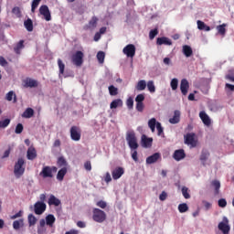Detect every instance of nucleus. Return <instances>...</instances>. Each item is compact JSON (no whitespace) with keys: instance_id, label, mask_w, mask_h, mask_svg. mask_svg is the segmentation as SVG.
Returning a JSON list of instances; mask_svg holds the SVG:
<instances>
[{"instance_id":"obj_61","label":"nucleus","mask_w":234,"mask_h":234,"mask_svg":"<svg viewBox=\"0 0 234 234\" xmlns=\"http://www.w3.org/2000/svg\"><path fill=\"white\" fill-rule=\"evenodd\" d=\"M104 180L106 184H109V182H112V177H111V173L109 172L106 173Z\"/></svg>"},{"instance_id":"obj_12","label":"nucleus","mask_w":234,"mask_h":234,"mask_svg":"<svg viewBox=\"0 0 234 234\" xmlns=\"http://www.w3.org/2000/svg\"><path fill=\"white\" fill-rule=\"evenodd\" d=\"M125 173V170H123V167L118 166L112 172V176L113 180H118L119 178H122V176Z\"/></svg>"},{"instance_id":"obj_6","label":"nucleus","mask_w":234,"mask_h":234,"mask_svg":"<svg viewBox=\"0 0 234 234\" xmlns=\"http://www.w3.org/2000/svg\"><path fill=\"white\" fill-rule=\"evenodd\" d=\"M70 138L73 142H80L81 140V129L78 126H71L70 130Z\"/></svg>"},{"instance_id":"obj_53","label":"nucleus","mask_w":234,"mask_h":234,"mask_svg":"<svg viewBox=\"0 0 234 234\" xmlns=\"http://www.w3.org/2000/svg\"><path fill=\"white\" fill-rule=\"evenodd\" d=\"M156 129L158 136H162V134H164V128L162 127V123H160L159 122H157L156 123Z\"/></svg>"},{"instance_id":"obj_52","label":"nucleus","mask_w":234,"mask_h":234,"mask_svg":"<svg viewBox=\"0 0 234 234\" xmlns=\"http://www.w3.org/2000/svg\"><path fill=\"white\" fill-rule=\"evenodd\" d=\"M156 36H158V28L152 29L149 32V39L153 40Z\"/></svg>"},{"instance_id":"obj_14","label":"nucleus","mask_w":234,"mask_h":234,"mask_svg":"<svg viewBox=\"0 0 234 234\" xmlns=\"http://www.w3.org/2000/svg\"><path fill=\"white\" fill-rule=\"evenodd\" d=\"M180 90L183 96H187V90H189V81L187 80L183 79L180 83Z\"/></svg>"},{"instance_id":"obj_48","label":"nucleus","mask_w":234,"mask_h":234,"mask_svg":"<svg viewBox=\"0 0 234 234\" xmlns=\"http://www.w3.org/2000/svg\"><path fill=\"white\" fill-rule=\"evenodd\" d=\"M36 222H37V219L36 218V216L30 214L28 216L29 226H36Z\"/></svg>"},{"instance_id":"obj_41","label":"nucleus","mask_w":234,"mask_h":234,"mask_svg":"<svg viewBox=\"0 0 234 234\" xmlns=\"http://www.w3.org/2000/svg\"><path fill=\"white\" fill-rule=\"evenodd\" d=\"M58 65L59 69V74H65V64L63 63V60H61V58L58 59Z\"/></svg>"},{"instance_id":"obj_2","label":"nucleus","mask_w":234,"mask_h":234,"mask_svg":"<svg viewBox=\"0 0 234 234\" xmlns=\"http://www.w3.org/2000/svg\"><path fill=\"white\" fill-rule=\"evenodd\" d=\"M25 159L19 158L15 164L14 175L16 178H21L25 175Z\"/></svg>"},{"instance_id":"obj_8","label":"nucleus","mask_w":234,"mask_h":234,"mask_svg":"<svg viewBox=\"0 0 234 234\" xmlns=\"http://www.w3.org/2000/svg\"><path fill=\"white\" fill-rule=\"evenodd\" d=\"M39 14L44 16L46 21H51L52 16L50 15V9H48V5H43L39 7Z\"/></svg>"},{"instance_id":"obj_54","label":"nucleus","mask_w":234,"mask_h":234,"mask_svg":"<svg viewBox=\"0 0 234 234\" xmlns=\"http://www.w3.org/2000/svg\"><path fill=\"white\" fill-rule=\"evenodd\" d=\"M144 100H145V96L144 94H138L135 98L136 103H144Z\"/></svg>"},{"instance_id":"obj_55","label":"nucleus","mask_w":234,"mask_h":234,"mask_svg":"<svg viewBox=\"0 0 234 234\" xmlns=\"http://www.w3.org/2000/svg\"><path fill=\"white\" fill-rule=\"evenodd\" d=\"M218 206L219 207H226V206H228V201H226L225 198H220L218 201Z\"/></svg>"},{"instance_id":"obj_45","label":"nucleus","mask_w":234,"mask_h":234,"mask_svg":"<svg viewBox=\"0 0 234 234\" xmlns=\"http://www.w3.org/2000/svg\"><path fill=\"white\" fill-rule=\"evenodd\" d=\"M189 188L186 187V186H183L182 187V195L184 197V198H191V195H189Z\"/></svg>"},{"instance_id":"obj_18","label":"nucleus","mask_w":234,"mask_h":234,"mask_svg":"<svg viewBox=\"0 0 234 234\" xmlns=\"http://www.w3.org/2000/svg\"><path fill=\"white\" fill-rule=\"evenodd\" d=\"M228 222H229L228 218H226V223H224V222L218 223V228L219 231H222L223 234H229L230 228H229V225H228Z\"/></svg>"},{"instance_id":"obj_13","label":"nucleus","mask_w":234,"mask_h":234,"mask_svg":"<svg viewBox=\"0 0 234 234\" xmlns=\"http://www.w3.org/2000/svg\"><path fill=\"white\" fill-rule=\"evenodd\" d=\"M173 158L176 162H180V160H184V158H186V152L184 149L176 150L174 152Z\"/></svg>"},{"instance_id":"obj_58","label":"nucleus","mask_w":234,"mask_h":234,"mask_svg":"<svg viewBox=\"0 0 234 234\" xmlns=\"http://www.w3.org/2000/svg\"><path fill=\"white\" fill-rule=\"evenodd\" d=\"M144 102H136V111L138 112H144Z\"/></svg>"},{"instance_id":"obj_64","label":"nucleus","mask_w":234,"mask_h":234,"mask_svg":"<svg viewBox=\"0 0 234 234\" xmlns=\"http://www.w3.org/2000/svg\"><path fill=\"white\" fill-rule=\"evenodd\" d=\"M225 89H228L229 90H230V92H234V85L232 84L226 83Z\"/></svg>"},{"instance_id":"obj_37","label":"nucleus","mask_w":234,"mask_h":234,"mask_svg":"<svg viewBox=\"0 0 234 234\" xmlns=\"http://www.w3.org/2000/svg\"><path fill=\"white\" fill-rule=\"evenodd\" d=\"M178 211L179 213H186V211H189V207H187V204L186 203L179 204Z\"/></svg>"},{"instance_id":"obj_10","label":"nucleus","mask_w":234,"mask_h":234,"mask_svg":"<svg viewBox=\"0 0 234 234\" xmlns=\"http://www.w3.org/2000/svg\"><path fill=\"white\" fill-rule=\"evenodd\" d=\"M34 207L36 215H43V213H45L47 210V204L37 201L35 203Z\"/></svg>"},{"instance_id":"obj_42","label":"nucleus","mask_w":234,"mask_h":234,"mask_svg":"<svg viewBox=\"0 0 234 234\" xmlns=\"http://www.w3.org/2000/svg\"><path fill=\"white\" fill-rule=\"evenodd\" d=\"M97 59H98L99 63H103L105 61V52L99 51L97 53Z\"/></svg>"},{"instance_id":"obj_17","label":"nucleus","mask_w":234,"mask_h":234,"mask_svg":"<svg viewBox=\"0 0 234 234\" xmlns=\"http://www.w3.org/2000/svg\"><path fill=\"white\" fill-rule=\"evenodd\" d=\"M156 45H167L168 47H171V45H173V41H171L167 37H157Z\"/></svg>"},{"instance_id":"obj_63","label":"nucleus","mask_w":234,"mask_h":234,"mask_svg":"<svg viewBox=\"0 0 234 234\" xmlns=\"http://www.w3.org/2000/svg\"><path fill=\"white\" fill-rule=\"evenodd\" d=\"M167 198V193H165V191H163L160 196H159V200H161L162 202H164V200H165Z\"/></svg>"},{"instance_id":"obj_49","label":"nucleus","mask_w":234,"mask_h":234,"mask_svg":"<svg viewBox=\"0 0 234 234\" xmlns=\"http://www.w3.org/2000/svg\"><path fill=\"white\" fill-rule=\"evenodd\" d=\"M39 3H41V0H33L32 4H31V12H36V8H37V6H39Z\"/></svg>"},{"instance_id":"obj_50","label":"nucleus","mask_w":234,"mask_h":234,"mask_svg":"<svg viewBox=\"0 0 234 234\" xmlns=\"http://www.w3.org/2000/svg\"><path fill=\"white\" fill-rule=\"evenodd\" d=\"M126 105L130 111L134 107V100H133V97L127 99Z\"/></svg>"},{"instance_id":"obj_44","label":"nucleus","mask_w":234,"mask_h":234,"mask_svg":"<svg viewBox=\"0 0 234 234\" xmlns=\"http://www.w3.org/2000/svg\"><path fill=\"white\" fill-rule=\"evenodd\" d=\"M170 87L172 90H176L178 89V79H173L170 82Z\"/></svg>"},{"instance_id":"obj_7","label":"nucleus","mask_w":234,"mask_h":234,"mask_svg":"<svg viewBox=\"0 0 234 234\" xmlns=\"http://www.w3.org/2000/svg\"><path fill=\"white\" fill-rule=\"evenodd\" d=\"M122 52L127 58H134L136 56V47L133 44H128L123 48Z\"/></svg>"},{"instance_id":"obj_46","label":"nucleus","mask_w":234,"mask_h":234,"mask_svg":"<svg viewBox=\"0 0 234 234\" xmlns=\"http://www.w3.org/2000/svg\"><path fill=\"white\" fill-rule=\"evenodd\" d=\"M109 92L111 96H116L118 94V88L111 85L109 86Z\"/></svg>"},{"instance_id":"obj_39","label":"nucleus","mask_w":234,"mask_h":234,"mask_svg":"<svg viewBox=\"0 0 234 234\" xmlns=\"http://www.w3.org/2000/svg\"><path fill=\"white\" fill-rule=\"evenodd\" d=\"M218 33L220 36H226V24H222L217 27Z\"/></svg>"},{"instance_id":"obj_3","label":"nucleus","mask_w":234,"mask_h":234,"mask_svg":"<svg viewBox=\"0 0 234 234\" xmlns=\"http://www.w3.org/2000/svg\"><path fill=\"white\" fill-rule=\"evenodd\" d=\"M92 218L94 222H98L99 224H101L107 220V214H105V211L100 209V208H93L92 210Z\"/></svg>"},{"instance_id":"obj_21","label":"nucleus","mask_w":234,"mask_h":234,"mask_svg":"<svg viewBox=\"0 0 234 234\" xmlns=\"http://www.w3.org/2000/svg\"><path fill=\"white\" fill-rule=\"evenodd\" d=\"M180 111L176 110L174 112V116L169 119V123H172L173 125L180 123Z\"/></svg>"},{"instance_id":"obj_35","label":"nucleus","mask_w":234,"mask_h":234,"mask_svg":"<svg viewBox=\"0 0 234 234\" xmlns=\"http://www.w3.org/2000/svg\"><path fill=\"white\" fill-rule=\"evenodd\" d=\"M156 123H158L156 122L155 118H152L148 121V127H150L152 133H154L155 129H156Z\"/></svg>"},{"instance_id":"obj_4","label":"nucleus","mask_w":234,"mask_h":234,"mask_svg":"<svg viewBox=\"0 0 234 234\" xmlns=\"http://www.w3.org/2000/svg\"><path fill=\"white\" fill-rule=\"evenodd\" d=\"M54 173H58V167L47 165L42 167L39 176H42V178H54Z\"/></svg>"},{"instance_id":"obj_33","label":"nucleus","mask_w":234,"mask_h":234,"mask_svg":"<svg viewBox=\"0 0 234 234\" xmlns=\"http://www.w3.org/2000/svg\"><path fill=\"white\" fill-rule=\"evenodd\" d=\"M147 82L144 80H139L135 86L136 90H145Z\"/></svg>"},{"instance_id":"obj_23","label":"nucleus","mask_w":234,"mask_h":234,"mask_svg":"<svg viewBox=\"0 0 234 234\" xmlns=\"http://www.w3.org/2000/svg\"><path fill=\"white\" fill-rule=\"evenodd\" d=\"M46 226L49 228H54V224L56 223V217L54 215L49 214L46 217Z\"/></svg>"},{"instance_id":"obj_15","label":"nucleus","mask_w":234,"mask_h":234,"mask_svg":"<svg viewBox=\"0 0 234 234\" xmlns=\"http://www.w3.org/2000/svg\"><path fill=\"white\" fill-rule=\"evenodd\" d=\"M38 83H37V80H32L30 78H27L25 80H24V87L26 89H34L36 87H37Z\"/></svg>"},{"instance_id":"obj_51","label":"nucleus","mask_w":234,"mask_h":234,"mask_svg":"<svg viewBox=\"0 0 234 234\" xmlns=\"http://www.w3.org/2000/svg\"><path fill=\"white\" fill-rule=\"evenodd\" d=\"M10 125V119H5L4 121H0V129H5Z\"/></svg>"},{"instance_id":"obj_9","label":"nucleus","mask_w":234,"mask_h":234,"mask_svg":"<svg viewBox=\"0 0 234 234\" xmlns=\"http://www.w3.org/2000/svg\"><path fill=\"white\" fill-rule=\"evenodd\" d=\"M185 144L186 145H190L191 147H197V140H195V133H186L185 136Z\"/></svg>"},{"instance_id":"obj_34","label":"nucleus","mask_w":234,"mask_h":234,"mask_svg":"<svg viewBox=\"0 0 234 234\" xmlns=\"http://www.w3.org/2000/svg\"><path fill=\"white\" fill-rule=\"evenodd\" d=\"M34 116V109L27 108L26 111L22 113V118H32Z\"/></svg>"},{"instance_id":"obj_22","label":"nucleus","mask_w":234,"mask_h":234,"mask_svg":"<svg viewBox=\"0 0 234 234\" xmlns=\"http://www.w3.org/2000/svg\"><path fill=\"white\" fill-rule=\"evenodd\" d=\"M143 147H151L153 145V138H148L145 134L141 138Z\"/></svg>"},{"instance_id":"obj_36","label":"nucleus","mask_w":234,"mask_h":234,"mask_svg":"<svg viewBox=\"0 0 234 234\" xmlns=\"http://www.w3.org/2000/svg\"><path fill=\"white\" fill-rule=\"evenodd\" d=\"M57 165H58V167H67V165H69L67 160L63 156L58 157Z\"/></svg>"},{"instance_id":"obj_11","label":"nucleus","mask_w":234,"mask_h":234,"mask_svg":"<svg viewBox=\"0 0 234 234\" xmlns=\"http://www.w3.org/2000/svg\"><path fill=\"white\" fill-rule=\"evenodd\" d=\"M199 118L207 127L211 125V118H209V115H207L204 111L199 112Z\"/></svg>"},{"instance_id":"obj_56","label":"nucleus","mask_w":234,"mask_h":234,"mask_svg":"<svg viewBox=\"0 0 234 234\" xmlns=\"http://www.w3.org/2000/svg\"><path fill=\"white\" fill-rule=\"evenodd\" d=\"M96 206H98V207H101V209H105V207H107V202L100 200L96 203Z\"/></svg>"},{"instance_id":"obj_30","label":"nucleus","mask_w":234,"mask_h":234,"mask_svg":"<svg viewBox=\"0 0 234 234\" xmlns=\"http://www.w3.org/2000/svg\"><path fill=\"white\" fill-rule=\"evenodd\" d=\"M197 28L198 30H205V32H209V30H211L209 26L206 25V23L200 20H197Z\"/></svg>"},{"instance_id":"obj_29","label":"nucleus","mask_w":234,"mask_h":234,"mask_svg":"<svg viewBox=\"0 0 234 234\" xmlns=\"http://www.w3.org/2000/svg\"><path fill=\"white\" fill-rule=\"evenodd\" d=\"M24 27L27 30V32H32V30H34V23L32 22V19L27 18L24 22Z\"/></svg>"},{"instance_id":"obj_26","label":"nucleus","mask_w":234,"mask_h":234,"mask_svg":"<svg viewBox=\"0 0 234 234\" xmlns=\"http://www.w3.org/2000/svg\"><path fill=\"white\" fill-rule=\"evenodd\" d=\"M207 158H209V152L207 150H202L199 160L202 162L203 165H206Z\"/></svg>"},{"instance_id":"obj_5","label":"nucleus","mask_w":234,"mask_h":234,"mask_svg":"<svg viewBox=\"0 0 234 234\" xmlns=\"http://www.w3.org/2000/svg\"><path fill=\"white\" fill-rule=\"evenodd\" d=\"M83 58H85V54L82 51H76L71 56V61L75 67H81L83 65Z\"/></svg>"},{"instance_id":"obj_43","label":"nucleus","mask_w":234,"mask_h":234,"mask_svg":"<svg viewBox=\"0 0 234 234\" xmlns=\"http://www.w3.org/2000/svg\"><path fill=\"white\" fill-rule=\"evenodd\" d=\"M21 227H23V219L15 220V221L13 222V228H14V229L17 230V229H19Z\"/></svg>"},{"instance_id":"obj_20","label":"nucleus","mask_w":234,"mask_h":234,"mask_svg":"<svg viewBox=\"0 0 234 234\" xmlns=\"http://www.w3.org/2000/svg\"><path fill=\"white\" fill-rule=\"evenodd\" d=\"M161 157L160 153H155L146 158V164H156Z\"/></svg>"},{"instance_id":"obj_60","label":"nucleus","mask_w":234,"mask_h":234,"mask_svg":"<svg viewBox=\"0 0 234 234\" xmlns=\"http://www.w3.org/2000/svg\"><path fill=\"white\" fill-rule=\"evenodd\" d=\"M0 65L1 67H6L8 65V61L3 56H0Z\"/></svg>"},{"instance_id":"obj_40","label":"nucleus","mask_w":234,"mask_h":234,"mask_svg":"<svg viewBox=\"0 0 234 234\" xmlns=\"http://www.w3.org/2000/svg\"><path fill=\"white\" fill-rule=\"evenodd\" d=\"M5 100H7V101H12V100H14L15 103L17 101V100L16 99V94H14V91H9L5 96Z\"/></svg>"},{"instance_id":"obj_25","label":"nucleus","mask_w":234,"mask_h":234,"mask_svg":"<svg viewBox=\"0 0 234 234\" xmlns=\"http://www.w3.org/2000/svg\"><path fill=\"white\" fill-rule=\"evenodd\" d=\"M65 175H67V167H62L57 174V180H58V182H63Z\"/></svg>"},{"instance_id":"obj_24","label":"nucleus","mask_w":234,"mask_h":234,"mask_svg":"<svg viewBox=\"0 0 234 234\" xmlns=\"http://www.w3.org/2000/svg\"><path fill=\"white\" fill-rule=\"evenodd\" d=\"M183 54L186 56V58H191V56H193V48H191V46H183Z\"/></svg>"},{"instance_id":"obj_62","label":"nucleus","mask_w":234,"mask_h":234,"mask_svg":"<svg viewBox=\"0 0 234 234\" xmlns=\"http://www.w3.org/2000/svg\"><path fill=\"white\" fill-rule=\"evenodd\" d=\"M132 158L134 162H138V152L136 150H133L132 153Z\"/></svg>"},{"instance_id":"obj_57","label":"nucleus","mask_w":234,"mask_h":234,"mask_svg":"<svg viewBox=\"0 0 234 234\" xmlns=\"http://www.w3.org/2000/svg\"><path fill=\"white\" fill-rule=\"evenodd\" d=\"M23 125L21 123H18L15 130L16 134H21V133H23Z\"/></svg>"},{"instance_id":"obj_16","label":"nucleus","mask_w":234,"mask_h":234,"mask_svg":"<svg viewBox=\"0 0 234 234\" xmlns=\"http://www.w3.org/2000/svg\"><path fill=\"white\" fill-rule=\"evenodd\" d=\"M27 160H36L37 158V151L34 146H30L27 152Z\"/></svg>"},{"instance_id":"obj_32","label":"nucleus","mask_w":234,"mask_h":234,"mask_svg":"<svg viewBox=\"0 0 234 234\" xmlns=\"http://www.w3.org/2000/svg\"><path fill=\"white\" fill-rule=\"evenodd\" d=\"M211 186L214 187L215 191L214 194L215 195H218L220 193V181L218 180H213L211 182Z\"/></svg>"},{"instance_id":"obj_19","label":"nucleus","mask_w":234,"mask_h":234,"mask_svg":"<svg viewBox=\"0 0 234 234\" xmlns=\"http://www.w3.org/2000/svg\"><path fill=\"white\" fill-rule=\"evenodd\" d=\"M48 206H55L56 207H58V206H61V200L56 197V196L50 195L48 200Z\"/></svg>"},{"instance_id":"obj_38","label":"nucleus","mask_w":234,"mask_h":234,"mask_svg":"<svg viewBox=\"0 0 234 234\" xmlns=\"http://www.w3.org/2000/svg\"><path fill=\"white\" fill-rule=\"evenodd\" d=\"M146 87L149 92H156V87H154V82L153 80H149L146 84Z\"/></svg>"},{"instance_id":"obj_27","label":"nucleus","mask_w":234,"mask_h":234,"mask_svg":"<svg viewBox=\"0 0 234 234\" xmlns=\"http://www.w3.org/2000/svg\"><path fill=\"white\" fill-rule=\"evenodd\" d=\"M23 48H25V40H20L14 48V52L19 55L21 54V50H23Z\"/></svg>"},{"instance_id":"obj_59","label":"nucleus","mask_w":234,"mask_h":234,"mask_svg":"<svg viewBox=\"0 0 234 234\" xmlns=\"http://www.w3.org/2000/svg\"><path fill=\"white\" fill-rule=\"evenodd\" d=\"M84 168L86 171H92V165L90 164V161H86L84 163Z\"/></svg>"},{"instance_id":"obj_31","label":"nucleus","mask_w":234,"mask_h":234,"mask_svg":"<svg viewBox=\"0 0 234 234\" xmlns=\"http://www.w3.org/2000/svg\"><path fill=\"white\" fill-rule=\"evenodd\" d=\"M98 27V18L96 16H92L91 19L89 21L88 28L94 30Z\"/></svg>"},{"instance_id":"obj_47","label":"nucleus","mask_w":234,"mask_h":234,"mask_svg":"<svg viewBox=\"0 0 234 234\" xmlns=\"http://www.w3.org/2000/svg\"><path fill=\"white\" fill-rule=\"evenodd\" d=\"M45 224H47L46 219H40L39 220L40 228L37 229V233L38 234H43V228H45Z\"/></svg>"},{"instance_id":"obj_28","label":"nucleus","mask_w":234,"mask_h":234,"mask_svg":"<svg viewBox=\"0 0 234 234\" xmlns=\"http://www.w3.org/2000/svg\"><path fill=\"white\" fill-rule=\"evenodd\" d=\"M123 105V101L122 99H116L112 101L110 104L111 109H118V107H122Z\"/></svg>"},{"instance_id":"obj_1","label":"nucleus","mask_w":234,"mask_h":234,"mask_svg":"<svg viewBox=\"0 0 234 234\" xmlns=\"http://www.w3.org/2000/svg\"><path fill=\"white\" fill-rule=\"evenodd\" d=\"M126 141L132 151H136V149L140 147L138 144V139L136 138V133L133 131L126 133Z\"/></svg>"}]
</instances>
